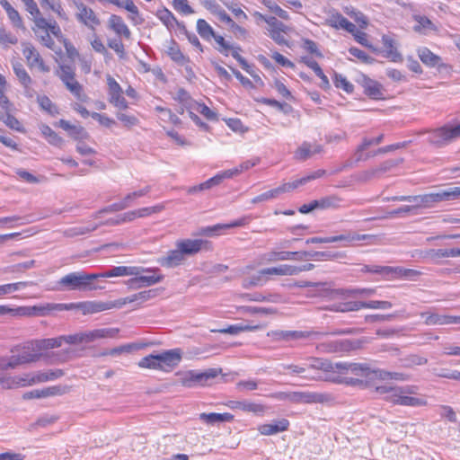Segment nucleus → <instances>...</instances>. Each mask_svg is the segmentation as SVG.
I'll list each match as a JSON object with an SVG mask.
<instances>
[{"instance_id":"obj_22","label":"nucleus","mask_w":460,"mask_h":460,"mask_svg":"<svg viewBox=\"0 0 460 460\" xmlns=\"http://www.w3.org/2000/svg\"><path fill=\"white\" fill-rule=\"evenodd\" d=\"M67 392V388L66 386L61 385H54L50 387H46L42 389H36L30 392H27L23 394V399L30 400V399H40V398H46V397H51V396H57V395H63Z\"/></svg>"},{"instance_id":"obj_30","label":"nucleus","mask_w":460,"mask_h":460,"mask_svg":"<svg viewBox=\"0 0 460 460\" xmlns=\"http://www.w3.org/2000/svg\"><path fill=\"white\" fill-rule=\"evenodd\" d=\"M398 164V162L394 160H388L384 163H382L378 167L372 168L367 171H364L360 173L359 179L363 181H367L371 180L372 178L384 173L389 170H391L393 167L396 166Z\"/></svg>"},{"instance_id":"obj_42","label":"nucleus","mask_w":460,"mask_h":460,"mask_svg":"<svg viewBox=\"0 0 460 460\" xmlns=\"http://www.w3.org/2000/svg\"><path fill=\"white\" fill-rule=\"evenodd\" d=\"M1 6L5 10L9 20L14 27L23 28L22 20L19 13L10 4L7 0H0Z\"/></svg>"},{"instance_id":"obj_62","label":"nucleus","mask_w":460,"mask_h":460,"mask_svg":"<svg viewBox=\"0 0 460 460\" xmlns=\"http://www.w3.org/2000/svg\"><path fill=\"white\" fill-rule=\"evenodd\" d=\"M428 363V359L419 355H410L403 360V366L406 367H413Z\"/></svg>"},{"instance_id":"obj_33","label":"nucleus","mask_w":460,"mask_h":460,"mask_svg":"<svg viewBox=\"0 0 460 460\" xmlns=\"http://www.w3.org/2000/svg\"><path fill=\"white\" fill-rule=\"evenodd\" d=\"M31 344L32 341L25 343L20 349L18 356L21 357L23 364L37 362L42 357V353L40 352V350L31 349ZM15 350L19 351V349L17 348Z\"/></svg>"},{"instance_id":"obj_54","label":"nucleus","mask_w":460,"mask_h":460,"mask_svg":"<svg viewBox=\"0 0 460 460\" xmlns=\"http://www.w3.org/2000/svg\"><path fill=\"white\" fill-rule=\"evenodd\" d=\"M303 260L306 258H325L326 260H333L341 257L340 252H302Z\"/></svg>"},{"instance_id":"obj_14","label":"nucleus","mask_w":460,"mask_h":460,"mask_svg":"<svg viewBox=\"0 0 460 460\" xmlns=\"http://www.w3.org/2000/svg\"><path fill=\"white\" fill-rule=\"evenodd\" d=\"M106 79L110 103L120 110H126L128 108V102L122 95L121 86L111 75H107Z\"/></svg>"},{"instance_id":"obj_15","label":"nucleus","mask_w":460,"mask_h":460,"mask_svg":"<svg viewBox=\"0 0 460 460\" xmlns=\"http://www.w3.org/2000/svg\"><path fill=\"white\" fill-rule=\"evenodd\" d=\"M75 4L76 7L75 17L80 22L92 30H94L101 23L100 19L92 8L82 2H75Z\"/></svg>"},{"instance_id":"obj_45","label":"nucleus","mask_w":460,"mask_h":460,"mask_svg":"<svg viewBox=\"0 0 460 460\" xmlns=\"http://www.w3.org/2000/svg\"><path fill=\"white\" fill-rule=\"evenodd\" d=\"M13 69L20 83L25 87H29L31 84V78L24 69L23 66L20 62L13 63Z\"/></svg>"},{"instance_id":"obj_32","label":"nucleus","mask_w":460,"mask_h":460,"mask_svg":"<svg viewBox=\"0 0 460 460\" xmlns=\"http://www.w3.org/2000/svg\"><path fill=\"white\" fill-rule=\"evenodd\" d=\"M289 422L286 419H281L272 423L263 424L258 428L259 432L264 436H270L287 430Z\"/></svg>"},{"instance_id":"obj_41","label":"nucleus","mask_w":460,"mask_h":460,"mask_svg":"<svg viewBox=\"0 0 460 460\" xmlns=\"http://www.w3.org/2000/svg\"><path fill=\"white\" fill-rule=\"evenodd\" d=\"M23 365L22 358L18 354H13L9 358H0V375L5 376L4 374V371L9 369H14L17 367ZM6 376H9L6 375Z\"/></svg>"},{"instance_id":"obj_21","label":"nucleus","mask_w":460,"mask_h":460,"mask_svg":"<svg viewBox=\"0 0 460 460\" xmlns=\"http://www.w3.org/2000/svg\"><path fill=\"white\" fill-rule=\"evenodd\" d=\"M424 318L426 325H447V324H460V315H448L439 314L437 313L424 312L420 314Z\"/></svg>"},{"instance_id":"obj_7","label":"nucleus","mask_w":460,"mask_h":460,"mask_svg":"<svg viewBox=\"0 0 460 460\" xmlns=\"http://www.w3.org/2000/svg\"><path fill=\"white\" fill-rule=\"evenodd\" d=\"M308 287L318 288V296L328 298L329 300H343L355 297L358 295L371 296L375 293L373 288H354V289H331L326 283H308Z\"/></svg>"},{"instance_id":"obj_35","label":"nucleus","mask_w":460,"mask_h":460,"mask_svg":"<svg viewBox=\"0 0 460 460\" xmlns=\"http://www.w3.org/2000/svg\"><path fill=\"white\" fill-rule=\"evenodd\" d=\"M138 270L137 266H116L111 268V270L98 274L99 278H113V277H123V276H130L133 274H137Z\"/></svg>"},{"instance_id":"obj_18","label":"nucleus","mask_w":460,"mask_h":460,"mask_svg":"<svg viewBox=\"0 0 460 460\" xmlns=\"http://www.w3.org/2000/svg\"><path fill=\"white\" fill-rule=\"evenodd\" d=\"M327 394L307 391H292L291 403L296 404H310V403H323L328 401Z\"/></svg>"},{"instance_id":"obj_63","label":"nucleus","mask_w":460,"mask_h":460,"mask_svg":"<svg viewBox=\"0 0 460 460\" xmlns=\"http://www.w3.org/2000/svg\"><path fill=\"white\" fill-rule=\"evenodd\" d=\"M18 42V39L7 32L4 28L0 27V44L4 47H8L9 45H14Z\"/></svg>"},{"instance_id":"obj_23","label":"nucleus","mask_w":460,"mask_h":460,"mask_svg":"<svg viewBox=\"0 0 460 460\" xmlns=\"http://www.w3.org/2000/svg\"><path fill=\"white\" fill-rule=\"evenodd\" d=\"M344 363H332L328 360L314 359V363L310 365V367L315 369H321L325 372L337 374L336 377H329V379L338 382L342 376Z\"/></svg>"},{"instance_id":"obj_20","label":"nucleus","mask_w":460,"mask_h":460,"mask_svg":"<svg viewBox=\"0 0 460 460\" xmlns=\"http://www.w3.org/2000/svg\"><path fill=\"white\" fill-rule=\"evenodd\" d=\"M267 24L269 25L268 31L270 38L279 45H288L283 33L288 31V27L274 16H270L267 19Z\"/></svg>"},{"instance_id":"obj_13","label":"nucleus","mask_w":460,"mask_h":460,"mask_svg":"<svg viewBox=\"0 0 460 460\" xmlns=\"http://www.w3.org/2000/svg\"><path fill=\"white\" fill-rule=\"evenodd\" d=\"M323 335H324V333L302 331H272L268 332V336L271 337L274 341H292L310 337L319 339Z\"/></svg>"},{"instance_id":"obj_39","label":"nucleus","mask_w":460,"mask_h":460,"mask_svg":"<svg viewBox=\"0 0 460 460\" xmlns=\"http://www.w3.org/2000/svg\"><path fill=\"white\" fill-rule=\"evenodd\" d=\"M362 86L364 88V93L373 98V99H381L383 93L381 84L377 82L365 77L362 81Z\"/></svg>"},{"instance_id":"obj_46","label":"nucleus","mask_w":460,"mask_h":460,"mask_svg":"<svg viewBox=\"0 0 460 460\" xmlns=\"http://www.w3.org/2000/svg\"><path fill=\"white\" fill-rule=\"evenodd\" d=\"M383 139H384L383 134L379 135L377 137L373 138V139L364 138L362 144L357 149V153H356L358 155L357 160L358 161L367 160V158H369L371 156L370 155H367L365 158H363L361 153L372 145L380 144L383 141Z\"/></svg>"},{"instance_id":"obj_37","label":"nucleus","mask_w":460,"mask_h":460,"mask_svg":"<svg viewBox=\"0 0 460 460\" xmlns=\"http://www.w3.org/2000/svg\"><path fill=\"white\" fill-rule=\"evenodd\" d=\"M382 42L385 48V57L387 58H390L393 62L402 61V54L397 50L395 42L391 37L384 35L382 37Z\"/></svg>"},{"instance_id":"obj_51","label":"nucleus","mask_w":460,"mask_h":460,"mask_svg":"<svg viewBox=\"0 0 460 460\" xmlns=\"http://www.w3.org/2000/svg\"><path fill=\"white\" fill-rule=\"evenodd\" d=\"M167 54L178 64L183 65L189 61L188 58L181 53L175 42H172V46L167 49Z\"/></svg>"},{"instance_id":"obj_25","label":"nucleus","mask_w":460,"mask_h":460,"mask_svg":"<svg viewBox=\"0 0 460 460\" xmlns=\"http://www.w3.org/2000/svg\"><path fill=\"white\" fill-rule=\"evenodd\" d=\"M376 240V236L373 234H360L354 232H348L342 234L330 236L329 243H336V242H348L354 243L359 241H367L369 243H374Z\"/></svg>"},{"instance_id":"obj_26","label":"nucleus","mask_w":460,"mask_h":460,"mask_svg":"<svg viewBox=\"0 0 460 460\" xmlns=\"http://www.w3.org/2000/svg\"><path fill=\"white\" fill-rule=\"evenodd\" d=\"M290 190H292L290 182H287V183L280 185L278 188L272 189L270 190H268L264 193H261V194L254 197L251 200V203L258 204V203H261V202H266L270 199H274L278 198L280 194L290 191Z\"/></svg>"},{"instance_id":"obj_43","label":"nucleus","mask_w":460,"mask_h":460,"mask_svg":"<svg viewBox=\"0 0 460 460\" xmlns=\"http://www.w3.org/2000/svg\"><path fill=\"white\" fill-rule=\"evenodd\" d=\"M174 100L177 101L180 105H182L184 108H186V111L192 110L197 105V102L193 100L189 93L183 88H180L177 91Z\"/></svg>"},{"instance_id":"obj_34","label":"nucleus","mask_w":460,"mask_h":460,"mask_svg":"<svg viewBox=\"0 0 460 460\" xmlns=\"http://www.w3.org/2000/svg\"><path fill=\"white\" fill-rule=\"evenodd\" d=\"M108 22L110 29H111L117 35L123 36L126 39L130 38L131 32L120 16L112 14L109 18Z\"/></svg>"},{"instance_id":"obj_11","label":"nucleus","mask_w":460,"mask_h":460,"mask_svg":"<svg viewBox=\"0 0 460 460\" xmlns=\"http://www.w3.org/2000/svg\"><path fill=\"white\" fill-rule=\"evenodd\" d=\"M74 304H54L33 306H19L15 308L17 316H47L55 311H65L73 309Z\"/></svg>"},{"instance_id":"obj_9","label":"nucleus","mask_w":460,"mask_h":460,"mask_svg":"<svg viewBox=\"0 0 460 460\" xmlns=\"http://www.w3.org/2000/svg\"><path fill=\"white\" fill-rule=\"evenodd\" d=\"M220 372L221 369L209 368L204 372L189 370L182 373L178 372L176 375L179 376V383L182 386L191 388L197 385H207L208 381L217 377Z\"/></svg>"},{"instance_id":"obj_12","label":"nucleus","mask_w":460,"mask_h":460,"mask_svg":"<svg viewBox=\"0 0 460 460\" xmlns=\"http://www.w3.org/2000/svg\"><path fill=\"white\" fill-rule=\"evenodd\" d=\"M460 197V187H453L438 192L423 194L422 208H430L435 204L445 200H452Z\"/></svg>"},{"instance_id":"obj_49","label":"nucleus","mask_w":460,"mask_h":460,"mask_svg":"<svg viewBox=\"0 0 460 460\" xmlns=\"http://www.w3.org/2000/svg\"><path fill=\"white\" fill-rule=\"evenodd\" d=\"M0 119L11 129H13L15 131L22 132V133L25 132V129L22 127V123L14 116H13L10 113V111H5V115L1 116Z\"/></svg>"},{"instance_id":"obj_10","label":"nucleus","mask_w":460,"mask_h":460,"mask_svg":"<svg viewBox=\"0 0 460 460\" xmlns=\"http://www.w3.org/2000/svg\"><path fill=\"white\" fill-rule=\"evenodd\" d=\"M118 333L117 329H97L89 332H81L69 335H63L64 343L80 345L90 343L98 339L114 337Z\"/></svg>"},{"instance_id":"obj_64","label":"nucleus","mask_w":460,"mask_h":460,"mask_svg":"<svg viewBox=\"0 0 460 460\" xmlns=\"http://www.w3.org/2000/svg\"><path fill=\"white\" fill-rule=\"evenodd\" d=\"M157 15L167 27L173 26L176 22L175 17L168 9L159 11Z\"/></svg>"},{"instance_id":"obj_38","label":"nucleus","mask_w":460,"mask_h":460,"mask_svg":"<svg viewBox=\"0 0 460 460\" xmlns=\"http://www.w3.org/2000/svg\"><path fill=\"white\" fill-rule=\"evenodd\" d=\"M317 349L320 352L323 353H334L341 351H348L349 346L348 342H343V341H334L320 343L317 346Z\"/></svg>"},{"instance_id":"obj_53","label":"nucleus","mask_w":460,"mask_h":460,"mask_svg":"<svg viewBox=\"0 0 460 460\" xmlns=\"http://www.w3.org/2000/svg\"><path fill=\"white\" fill-rule=\"evenodd\" d=\"M36 265V261L34 260H31L25 262L18 263L15 265L8 266L4 270V273H17V272H24L27 270L34 268Z\"/></svg>"},{"instance_id":"obj_1","label":"nucleus","mask_w":460,"mask_h":460,"mask_svg":"<svg viewBox=\"0 0 460 460\" xmlns=\"http://www.w3.org/2000/svg\"><path fill=\"white\" fill-rule=\"evenodd\" d=\"M386 371L371 369L367 365L345 362L343 373L339 383L364 387H375L376 390L378 380L387 379Z\"/></svg>"},{"instance_id":"obj_28","label":"nucleus","mask_w":460,"mask_h":460,"mask_svg":"<svg viewBox=\"0 0 460 460\" xmlns=\"http://www.w3.org/2000/svg\"><path fill=\"white\" fill-rule=\"evenodd\" d=\"M417 54L421 62L429 67L445 66L442 63V58L426 47L419 48Z\"/></svg>"},{"instance_id":"obj_57","label":"nucleus","mask_w":460,"mask_h":460,"mask_svg":"<svg viewBox=\"0 0 460 460\" xmlns=\"http://www.w3.org/2000/svg\"><path fill=\"white\" fill-rule=\"evenodd\" d=\"M31 284H32V282L20 281V282H15V283L1 285L3 296L9 295L13 292L18 291L22 288H24Z\"/></svg>"},{"instance_id":"obj_44","label":"nucleus","mask_w":460,"mask_h":460,"mask_svg":"<svg viewBox=\"0 0 460 460\" xmlns=\"http://www.w3.org/2000/svg\"><path fill=\"white\" fill-rule=\"evenodd\" d=\"M361 308H362V302L349 301V302L334 304L330 307V310L334 311V312L347 313V312L358 311Z\"/></svg>"},{"instance_id":"obj_24","label":"nucleus","mask_w":460,"mask_h":460,"mask_svg":"<svg viewBox=\"0 0 460 460\" xmlns=\"http://www.w3.org/2000/svg\"><path fill=\"white\" fill-rule=\"evenodd\" d=\"M323 151V146L316 143L304 142L295 152L294 157L298 161H305L315 154Z\"/></svg>"},{"instance_id":"obj_61","label":"nucleus","mask_w":460,"mask_h":460,"mask_svg":"<svg viewBox=\"0 0 460 460\" xmlns=\"http://www.w3.org/2000/svg\"><path fill=\"white\" fill-rule=\"evenodd\" d=\"M164 209V206L159 204V205H155L153 207H147V208H142L136 209V213H137V218H141V217H149L153 214L160 213Z\"/></svg>"},{"instance_id":"obj_60","label":"nucleus","mask_w":460,"mask_h":460,"mask_svg":"<svg viewBox=\"0 0 460 460\" xmlns=\"http://www.w3.org/2000/svg\"><path fill=\"white\" fill-rule=\"evenodd\" d=\"M117 119L124 125L126 128H132L138 124V119L134 116L124 112H117Z\"/></svg>"},{"instance_id":"obj_52","label":"nucleus","mask_w":460,"mask_h":460,"mask_svg":"<svg viewBox=\"0 0 460 460\" xmlns=\"http://www.w3.org/2000/svg\"><path fill=\"white\" fill-rule=\"evenodd\" d=\"M392 279L404 278L407 279H413L420 275V272L416 270L404 269L402 267H394Z\"/></svg>"},{"instance_id":"obj_47","label":"nucleus","mask_w":460,"mask_h":460,"mask_svg":"<svg viewBox=\"0 0 460 460\" xmlns=\"http://www.w3.org/2000/svg\"><path fill=\"white\" fill-rule=\"evenodd\" d=\"M341 199L337 195H330L319 199L320 209L337 208L340 207Z\"/></svg>"},{"instance_id":"obj_59","label":"nucleus","mask_w":460,"mask_h":460,"mask_svg":"<svg viewBox=\"0 0 460 460\" xmlns=\"http://www.w3.org/2000/svg\"><path fill=\"white\" fill-rule=\"evenodd\" d=\"M333 81L337 88L343 89L348 93L353 92V84H350L342 75L335 73Z\"/></svg>"},{"instance_id":"obj_19","label":"nucleus","mask_w":460,"mask_h":460,"mask_svg":"<svg viewBox=\"0 0 460 460\" xmlns=\"http://www.w3.org/2000/svg\"><path fill=\"white\" fill-rule=\"evenodd\" d=\"M158 364L161 366L158 370L168 372L177 367L181 359V351L179 349L166 350L157 354Z\"/></svg>"},{"instance_id":"obj_40","label":"nucleus","mask_w":460,"mask_h":460,"mask_svg":"<svg viewBox=\"0 0 460 460\" xmlns=\"http://www.w3.org/2000/svg\"><path fill=\"white\" fill-rule=\"evenodd\" d=\"M261 275L296 276L293 265L283 264L277 267L266 268L260 270Z\"/></svg>"},{"instance_id":"obj_31","label":"nucleus","mask_w":460,"mask_h":460,"mask_svg":"<svg viewBox=\"0 0 460 460\" xmlns=\"http://www.w3.org/2000/svg\"><path fill=\"white\" fill-rule=\"evenodd\" d=\"M64 343L63 335L56 338L41 339L32 341L31 349L42 351L59 348Z\"/></svg>"},{"instance_id":"obj_2","label":"nucleus","mask_w":460,"mask_h":460,"mask_svg":"<svg viewBox=\"0 0 460 460\" xmlns=\"http://www.w3.org/2000/svg\"><path fill=\"white\" fill-rule=\"evenodd\" d=\"M376 393L384 395V399L393 404L411 407L427 404V401L423 397L414 396L418 394V387L415 385L376 386Z\"/></svg>"},{"instance_id":"obj_5","label":"nucleus","mask_w":460,"mask_h":460,"mask_svg":"<svg viewBox=\"0 0 460 460\" xmlns=\"http://www.w3.org/2000/svg\"><path fill=\"white\" fill-rule=\"evenodd\" d=\"M98 278V274H88L84 271L71 272L59 279L57 289L60 291L94 290L96 287L93 281Z\"/></svg>"},{"instance_id":"obj_36","label":"nucleus","mask_w":460,"mask_h":460,"mask_svg":"<svg viewBox=\"0 0 460 460\" xmlns=\"http://www.w3.org/2000/svg\"><path fill=\"white\" fill-rule=\"evenodd\" d=\"M199 420L208 425H214L220 422H230L234 420V415L228 412L225 413H200L199 416Z\"/></svg>"},{"instance_id":"obj_3","label":"nucleus","mask_w":460,"mask_h":460,"mask_svg":"<svg viewBox=\"0 0 460 460\" xmlns=\"http://www.w3.org/2000/svg\"><path fill=\"white\" fill-rule=\"evenodd\" d=\"M207 243L201 239H181L175 243V249L169 251L166 255L157 260L165 268H175L182 264L187 256H193L201 251Z\"/></svg>"},{"instance_id":"obj_56","label":"nucleus","mask_w":460,"mask_h":460,"mask_svg":"<svg viewBox=\"0 0 460 460\" xmlns=\"http://www.w3.org/2000/svg\"><path fill=\"white\" fill-rule=\"evenodd\" d=\"M139 367L142 368H149V369H156L161 366L158 364L157 355L150 354L145 358H143L138 363Z\"/></svg>"},{"instance_id":"obj_6","label":"nucleus","mask_w":460,"mask_h":460,"mask_svg":"<svg viewBox=\"0 0 460 460\" xmlns=\"http://www.w3.org/2000/svg\"><path fill=\"white\" fill-rule=\"evenodd\" d=\"M427 141L437 148L444 147L460 138V123L445 124L442 127L429 130Z\"/></svg>"},{"instance_id":"obj_48","label":"nucleus","mask_w":460,"mask_h":460,"mask_svg":"<svg viewBox=\"0 0 460 460\" xmlns=\"http://www.w3.org/2000/svg\"><path fill=\"white\" fill-rule=\"evenodd\" d=\"M197 31L204 40H210L216 36L212 27L203 19L197 22Z\"/></svg>"},{"instance_id":"obj_16","label":"nucleus","mask_w":460,"mask_h":460,"mask_svg":"<svg viewBox=\"0 0 460 460\" xmlns=\"http://www.w3.org/2000/svg\"><path fill=\"white\" fill-rule=\"evenodd\" d=\"M22 54L26 59L27 65L31 68H38L43 73L49 72V67L45 65L40 53L30 43H22Z\"/></svg>"},{"instance_id":"obj_27","label":"nucleus","mask_w":460,"mask_h":460,"mask_svg":"<svg viewBox=\"0 0 460 460\" xmlns=\"http://www.w3.org/2000/svg\"><path fill=\"white\" fill-rule=\"evenodd\" d=\"M226 405L232 410H240L255 414H262L265 411L263 405L250 401H230Z\"/></svg>"},{"instance_id":"obj_50","label":"nucleus","mask_w":460,"mask_h":460,"mask_svg":"<svg viewBox=\"0 0 460 460\" xmlns=\"http://www.w3.org/2000/svg\"><path fill=\"white\" fill-rule=\"evenodd\" d=\"M40 130L51 145L60 146L63 144V139L49 126L42 125Z\"/></svg>"},{"instance_id":"obj_55","label":"nucleus","mask_w":460,"mask_h":460,"mask_svg":"<svg viewBox=\"0 0 460 460\" xmlns=\"http://www.w3.org/2000/svg\"><path fill=\"white\" fill-rule=\"evenodd\" d=\"M324 174H325L324 170H318L305 177H303L301 179H298V180H296V181L290 182V185L292 187V190H295V189L298 188L299 186H302L312 180H314V179L323 176Z\"/></svg>"},{"instance_id":"obj_58","label":"nucleus","mask_w":460,"mask_h":460,"mask_svg":"<svg viewBox=\"0 0 460 460\" xmlns=\"http://www.w3.org/2000/svg\"><path fill=\"white\" fill-rule=\"evenodd\" d=\"M38 103L40 106L42 110L49 113L50 115H56L58 113V108L56 105L51 102V100L47 96H39Z\"/></svg>"},{"instance_id":"obj_29","label":"nucleus","mask_w":460,"mask_h":460,"mask_svg":"<svg viewBox=\"0 0 460 460\" xmlns=\"http://www.w3.org/2000/svg\"><path fill=\"white\" fill-rule=\"evenodd\" d=\"M73 308H79L84 314H95L113 308L112 301L111 302H84L74 304Z\"/></svg>"},{"instance_id":"obj_8","label":"nucleus","mask_w":460,"mask_h":460,"mask_svg":"<svg viewBox=\"0 0 460 460\" xmlns=\"http://www.w3.org/2000/svg\"><path fill=\"white\" fill-rule=\"evenodd\" d=\"M137 274L131 275L132 278L127 281L129 288L139 289L160 283L164 279V276L160 274L157 268L137 267Z\"/></svg>"},{"instance_id":"obj_4","label":"nucleus","mask_w":460,"mask_h":460,"mask_svg":"<svg viewBox=\"0 0 460 460\" xmlns=\"http://www.w3.org/2000/svg\"><path fill=\"white\" fill-rule=\"evenodd\" d=\"M63 376L64 372L61 369L37 372L33 374H23L22 376H13L0 375V385L4 389H14L18 387L30 386L38 383L56 380Z\"/></svg>"},{"instance_id":"obj_17","label":"nucleus","mask_w":460,"mask_h":460,"mask_svg":"<svg viewBox=\"0 0 460 460\" xmlns=\"http://www.w3.org/2000/svg\"><path fill=\"white\" fill-rule=\"evenodd\" d=\"M60 79L66 84V88L78 99H81L82 86L75 79L74 69L67 65L60 66Z\"/></svg>"}]
</instances>
